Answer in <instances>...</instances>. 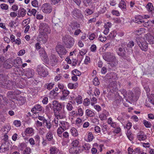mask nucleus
I'll list each match as a JSON object with an SVG mask.
<instances>
[{"label": "nucleus", "mask_w": 154, "mask_h": 154, "mask_svg": "<svg viewBox=\"0 0 154 154\" xmlns=\"http://www.w3.org/2000/svg\"><path fill=\"white\" fill-rule=\"evenodd\" d=\"M26 14V11L23 8L21 7L20 8L18 11V17H24Z\"/></svg>", "instance_id": "obj_24"}, {"label": "nucleus", "mask_w": 154, "mask_h": 154, "mask_svg": "<svg viewBox=\"0 0 154 154\" xmlns=\"http://www.w3.org/2000/svg\"><path fill=\"white\" fill-rule=\"evenodd\" d=\"M85 115L90 117H93L95 115V113L91 110L87 109L85 111Z\"/></svg>", "instance_id": "obj_29"}, {"label": "nucleus", "mask_w": 154, "mask_h": 154, "mask_svg": "<svg viewBox=\"0 0 154 154\" xmlns=\"http://www.w3.org/2000/svg\"><path fill=\"white\" fill-rule=\"evenodd\" d=\"M24 133L25 134H33L34 133V130L32 128L28 127L27 128Z\"/></svg>", "instance_id": "obj_30"}, {"label": "nucleus", "mask_w": 154, "mask_h": 154, "mask_svg": "<svg viewBox=\"0 0 154 154\" xmlns=\"http://www.w3.org/2000/svg\"><path fill=\"white\" fill-rule=\"evenodd\" d=\"M37 41L39 42L42 41V43H45L47 41V39L42 33H40L37 37Z\"/></svg>", "instance_id": "obj_21"}, {"label": "nucleus", "mask_w": 154, "mask_h": 154, "mask_svg": "<svg viewBox=\"0 0 154 154\" xmlns=\"http://www.w3.org/2000/svg\"><path fill=\"white\" fill-rule=\"evenodd\" d=\"M143 123L146 128H150L151 126V123L146 120H144L143 121Z\"/></svg>", "instance_id": "obj_40"}, {"label": "nucleus", "mask_w": 154, "mask_h": 154, "mask_svg": "<svg viewBox=\"0 0 154 154\" xmlns=\"http://www.w3.org/2000/svg\"><path fill=\"white\" fill-rule=\"evenodd\" d=\"M52 105L54 108V112L62 109V104L56 100L53 101Z\"/></svg>", "instance_id": "obj_12"}, {"label": "nucleus", "mask_w": 154, "mask_h": 154, "mask_svg": "<svg viewBox=\"0 0 154 154\" xmlns=\"http://www.w3.org/2000/svg\"><path fill=\"white\" fill-rule=\"evenodd\" d=\"M69 91L66 90H64L62 91V94L63 96L61 98L63 100H64L66 99V98L69 94Z\"/></svg>", "instance_id": "obj_31"}, {"label": "nucleus", "mask_w": 154, "mask_h": 154, "mask_svg": "<svg viewBox=\"0 0 154 154\" xmlns=\"http://www.w3.org/2000/svg\"><path fill=\"white\" fill-rule=\"evenodd\" d=\"M134 45V43L132 41H130L128 44L127 46L128 47L131 48Z\"/></svg>", "instance_id": "obj_60"}, {"label": "nucleus", "mask_w": 154, "mask_h": 154, "mask_svg": "<svg viewBox=\"0 0 154 154\" xmlns=\"http://www.w3.org/2000/svg\"><path fill=\"white\" fill-rule=\"evenodd\" d=\"M31 152V149L29 147H26L23 151V154H30Z\"/></svg>", "instance_id": "obj_45"}, {"label": "nucleus", "mask_w": 154, "mask_h": 154, "mask_svg": "<svg viewBox=\"0 0 154 154\" xmlns=\"http://www.w3.org/2000/svg\"><path fill=\"white\" fill-rule=\"evenodd\" d=\"M125 45V43H121V46L116 49V52L119 56L121 57L123 59L127 60L128 56L126 54Z\"/></svg>", "instance_id": "obj_4"}, {"label": "nucleus", "mask_w": 154, "mask_h": 154, "mask_svg": "<svg viewBox=\"0 0 154 154\" xmlns=\"http://www.w3.org/2000/svg\"><path fill=\"white\" fill-rule=\"evenodd\" d=\"M119 7L123 10H125L126 8V5L125 2L124 1H122L119 3Z\"/></svg>", "instance_id": "obj_39"}, {"label": "nucleus", "mask_w": 154, "mask_h": 154, "mask_svg": "<svg viewBox=\"0 0 154 154\" xmlns=\"http://www.w3.org/2000/svg\"><path fill=\"white\" fill-rule=\"evenodd\" d=\"M34 70L30 68H27L25 72V75L28 78H30L32 77L34 75Z\"/></svg>", "instance_id": "obj_15"}, {"label": "nucleus", "mask_w": 154, "mask_h": 154, "mask_svg": "<svg viewBox=\"0 0 154 154\" xmlns=\"http://www.w3.org/2000/svg\"><path fill=\"white\" fill-rule=\"evenodd\" d=\"M137 136L138 140H144L146 138V135L144 134L143 131H141L138 133Z\"/></svg>", "instance_id": "obj_20"}, {"label": "nucleus", "mask_w": 154, "mask_h": 154, "mask_svg": "<svg viewBox=\"0 0 154 154\" xmlns=\"http://www.w3.org/2000/svg\"><path fill=\"white\" fill-rule=\"evenodd\" d=\"M127 135L128 138L131 141L133 140L134 138L133 135L130 132V131L129 130L128 131Z\"/></svg>", "instance_id": "obj_41"}, {"label": "nucleus", "mask_w": 154, "mask_h": 154, "mask_svg": "<svg viewBox=\"0 0 154 154\" xmlns=\"http://www.w3.org/2000/svg\"><path fill=\"white\" fill-rule=\"evenodd\" d=\"M21 63V60L18 59L14 60L13 61H12L11 64L13 66H14L15 67H18L20 65Z\"/></svg>", "instance_id": "obj_26"}, {"label": "nucleus", "mask_w": 154, "mask_h": 154, "mask_svg": "<svg viewBox=\"0 0 154 154\" xmlns=\"http://www.w3.org/2000/svg\"><path fill=\"white\" fill-rule=\"evenodd\" d=\"M15 82L10 80H6L0 82V86L8 90L14 89Z\"/></svg>", "instance_id": "obj_5"}, {"label": "nucleus", "mask_w": 154, "mask_h": 154, "mask_svg": "<svg viewBox=\"0 0 154 154\" xmlns=\"http://www.w3.org/2000/svg\"><path fill=\"white\" fill-rule=\"evenodd\" d=\"M46 137L48 141H52L51 144H55V141L54 140H53V134L51 132L49 131L47 133Z\"/></svg>", "instance_id": "obj_25"}, {"label": "nucleus", "mask_w": 154, "mask_h": 154, "mask_svg": "<svg viewBox=\"0 0 154 154\" xmlns=\"http://www.w3.org/2000/svg\"><path fill=\"white\" fill-rule=\"evenodd\" d=\"M82 101V97L81 96H78L76 98V102L78 104H81Z\"/></svg>", "instance_id": "obj_57"}, {"label": "nucleus", "mask_w": 154, "mask_h": 154, "mask_svg": "<svg viewBox=\"0 0 154 154\" xmlns=\"http://www.w3.org/2000/svg\"><path fill=\"white\" fill-rule=\"evenodd\" d=\"M42 9L44 13L49 14L51 12L52 7L49 4L46 3L42 5Z\"/></svg>", "instance_id": "obj_11"}, {"label": "nucleus", "mask_w": 154, "mask_h": 154, "mask_svg": "<svg viewBox=\"0 0 154 154\" xmlns=\"http://www.w3.org/2000/svg\"><path fill=\"white\" fill-rule=\"evenodd\" d=\"M109 85L108 86L109 88L113 91H116L118 88L117 86V85L115 82H110Z\"/></svg>", "instance_id": "obj_19"}, {"label": "nucleus", "mask_w": 154, "mask_h": 154, "mask_svg": "<svg viewBox=\"0 0 154 154\" xmlns=\"http://www.w3.org/2000/svg\"><path fill=\"white\" fill-rule=\"evenodd\" d=\"M117 79L116 74L115 72H111L108 73L105 77L104 80L106 83L111 82L113 79L116 80Z\"/></svg>", "instance_id": "obj_8"}, {"label": "nucleus", "mask_w": 154, "mask_h": 154, "mask_svg": "<svg viewBox=\"0 0 154 154\" xmlns=\"http://www.w3.org/2000/svg\"><path fill=\"white\" fill-rule=\"evenodd\" d=\"M38 26L40 29L42 30L44 32H47L48 30L49 27L48 25L45 23H40Z\"/></svg>", "instance_id": "obj_18"}, {"label": "nucleus", "mask_w": 154, "mask_h": 154, "mask_svg": "<svg viewBox=\"0 0 154 154\" xmlns=\"http://www.w3.org/2000/svg\"><path fill=\"white\" fill-rule=\"evenodd\" d=\"M64 130L62 128H58L57 130V133L58 136L61 138L62 137V134Z\"/></svg>", "instance_id": "obj_42"}, {"label": "nucleus", "mask_w": 154, "mask_h": 154, "mask_svg": "<svg viewBox=\"0 0 154 154\" xmlns=\"http://www.w3.org/2000/svg\"><path fill=\"white\" fill-rule=\"evenodd\" d=\"M55 115L60 119L65 118L66 117V113L64 109H62L57 112H55Z\"/></svg>", "instance_id": "obj_13"}, {"label": "nucleus", "mask_w": 154, "mask_h": 154, "mask_svg": "<svg viewBox=\"0 0 154 154\" xmlns=\"http://www.w3.org/2000/svg\"><path fill=\"white\" fill-rule=\"evenodd\" d=\"M44 125L46 126L47 128L48 129H50L52 126L51 123L48 122L46 120H44V122H42Z\"/></svg>", "instance_id": "obj_37"}, {"label": "nucleus", "mask_w": 154, "mask_h": 154, "mask_svg": "<svg viewBox=\"0 0 154 154\" xmlns=\"http://www.w3.org/2000/svg\"><path fill=\"white\" fill-rule=\"evenodd\" d=\"M144 29L143 28H140L139 29L136 30L135 31V33L137 35L141 34L144 31Z\"/></svg>", "instance_id": "obj_48"}, {"label": "nucleus", "mask_w": 154, "mask_h": 154, "mask_svg": "<svg viewBox=\"0 0 154 154\" xmlns=\"http://www.w3.org/2000/svg\"><path fill=\"white\" fill-rule=\"evenodd\" d=\"M93 82L95 86L98 85L100 84L98 78L97 77H95L93 79Z\"/></svg>", "instance_id": "obj_53"}, {"label": "nucleus", "mask_w": 154, "mask_h": 154, "mask_svg": "<svg viewBox=\"0 0 154 154\" xmlns=\"http://www.w3.org/2000/svg\"><path fill=\"white\" fill-rule=\"evenodd\" d=\"M128 94V98L131 101H136L138 99V97L134 96L133 93L131 91H129Z\"/></svg>", "instance_id": "obj_23"}, {"label": "nucleus", "mask_w": 154, "mask_h": 154, "mask_svg": "<svg viewBox=\"0 0 154 154\" xmlns=\"http://www.w3.org/2000/svg\"><path fill=\"white\" fill-rule=\"evenodd\" d=\"M103 59L107 62L112 63L114 62L113 65L116 66L117 64L116 61V56L115 54L113 53L110 51H108L104 53L103 54Z\"/></svg>", "instance_id": "obj_2"}, {"label": "nucleus", "mask_w": 154, "mask_h": 154, "mask_svg": "<svg viewBox=\"0 0 154 154\" xmlns=\"http://www.w3.org/2000/svg\"><path fill=\"white\" fill-rule=\"evenodd\" d=\"M62 42L65 46L68 48H70L74 43V38L69 35H66L62 38Z\"/></svg>", "instance_id": "obj_3"}, {"label": "nucleus", "mask_w": 154, "mask_h": 154, "mask_svg": "<svg viewBox=\"0 0 154 154\" xmlns=\"http://www.w3.org/2000/svg\"><path fill=\"white\" fill-rule=\"evenodd\" d=\"M134 154H140L141 153V151L139 147L135 148L134 149Z\"/></svg>", "instance_id": "obj_54"}, {"label": "nucleus", "mask_w": 154, "mask_h": 154, "mask_svg": "<svg viewBox=\"0 0 154 154\" xmlns=\"http://www.w3.org/2000/svg\"><path fill=\"white\" fill-rule=\"evenodd\" d=\"M9 143L8 141H5L3 142L2 144L0 147H2L3 146L4 147H7V148H9Z\"/></svg>", "instance_id": "obj_46"}, {"label": "nucleus", "mask_w": 154, "mask_h": 154, "mask_svg": "<svg viewBox=\"0 0 154 154\" xmlns=\"http://www.w3.org/2000/svg\"><path fill=\"white\" fill-rule=\"evenodd\" d=\"M82 1L85 5L87 7L91 3L92 0H82Z\"/></svg>", "instance_id": "obj_49"}, {"label": "nucleus", "mask_w": 154, "mask_h": 154, "mask_svg": "<svg viewBox=\"0 0 154 154\" xmlns=\"http://www.w3.org/2000/svg\"><path fill=\"white\" fill-rule=\"evenodd\" d=\"M57 52L59 55L60 57L63 58L62 55H65L67 53V51L66 50L65 47L62 45H58L56 47Z\"/></svg>", "instance_id": "obj_7"}, {"label": "nucleus", "mask_w": 154, "mask_h": 154, "mask_svg": "<svg viewBox=\"0 0 154 154\" xmlns=\"http://www.w3.org/2000/svg\"><path fill=\"white\" fill-rule=\"evenodd\" d=\"M145 38L150 44H153L154 43V38L150 33H147L145 35Z\"/></svg>", "instance_id": "obj_17"}, {"label": "nucleus", "mask_w": 154, "mask_h": 154, "mask_svg": "<svg viewBox=\"0 0 154 154\" xmlns=\"http://www.w3.org/2000/svg\"><path fill=\"white\" fill-rule=\"evenodd\" d=\"M1 8L3 9L7 10L8 9V6L5 4H2L0 5Z\"/></svg>", "instance_id": "obj_61"}, {"label": "nucleus", "mask_w": 154, "mask_h": 154, "mask_svg": "<svg viewBox=\"0 0 154 154\" xmlns=\"http://www.w3.org/2000/svg\"><path fill=\"white\" fill-rule=\"evenodd\" d=\"M39 52L42 60L46 64H48L49 61V59L44 49L43 48H41Z\"/></svg>", "instance_id": "obj_10"}, {"label": "nucleus", "mask_w": 154, "mask_h": 154, "mask_svg": "<svg viewBox=\"0 0 154 154\" xmlns=\"http://www.w3.org/2000/svg\"><path fill=\"white\" fill-rule=\"evenodd\" d=\"M73 74L74 75L79 76L80 75L81 73V72L77 70V69H75L72 71Z\"/></svg>", "instance_id": "obj_55"}, {"label": "nucleus", "mask_w": 154, "mask_h": 154, "mask_svg": "<svg viewBox=\"0 0 154 154\" xmlns=\"http://www.w3.org/2000/svg\"><path fill=\"white\" fill-rule=\"evenodd\" d=\"M68 87L70 89H76L78 86V84L77 83H75L74 84L72 83H69L68 84Z\"/></svg>", "instance_id": "obj_36"}, {"label": "nucleus", "mask_w": 154, "mask_h": 154, "mask_svg": "<svg viewBox=\"0 0 154 154\" xmlns=\"http://www.w3.org/2000/svg\"><path fill=\"white\" fill-rule=\"evenodd\" d=\"M66 107L68 111H71L73 108L72 105L69 103L67 104Z\"/></svg>", "instance_id": "obj_47"}, {"label": "nucleus", "mask_w": 154, "mask_h": 154, "mask_svg": "<svg viewBox=\"0 0 154 154\" xmlns=\"http://www.w3.org/2000/svg\"><path fill=\"white\" fill-rule=\"evenodd\" d=\"M77 148L76 147L73 146L70 148L69 150V152L70 153L72 154L75 153L76 154L78 153L79 151L77 149Z\"/></svg>", "instance_id": "obj_33"}, {"label": "nucleus", "mask_w": 154, "mask_h": 154, "mask_svg": "<svg viewBox=\"0 0 154 154\" xmlns=\"http://www.w3.org/2000/svg\"><path fill=\"white\" fill-rule=\"evenodd\" d=\"M26 144L24 143H20L18 146V148L19 149L21 150H23L24 148H26Z\"/></svg>", "instance_id": "obj_43"}, {"label": "nucleus", "mask_w": 154, "mask_h": 154, "mask_svg": "<svg viewBox=\"0 0 154 154\" xmlns=\"http://www.w3.org/2000/svg\"><path fill=\"white\" fill-rule=\"evenodd\" d=\"M54 85V83H50L48 84H47L46 85H47V88L48 90H50L53 88Z\"/></svg>", "instance_id": "obj_56"}, {"label": "nucleus", "mask_w": 154, "mask_h": 154, "mask_svg": "<svg viewBox=\"0 0 154 154\" xmlns=\"http://www.w3.org/2000/svg\"><path fill=\"white\" fill-rule=\"evenodd\" d=\"M79 141L78 140H73L71 143L72 146L77 148L79 147Z\"/></svg>", "instance_id": "obj_38"}, {"label": "nucleus", "mask_w": 154, "mask_h": 154, "mask_svg": "<svg viewBox=\"0 0 154 154\" xmlns=\"http://www.w3.org/2000/svg\"><path fill=\"white\" fill-rule=\"evenodd\" d=\"M11 129L10 126L7 125L4 126L1 129V131L4 133V134H7Z\"/></svg>", "instance_id": "obj_28"}, {"label": "nucleus", "mask_w": 154, "mask_h": 154, "mask_svg": "<svg viewBox=\"0 0 154 154\" xmlns=\"http://www.w3.org/2000/svg\"><path fill=\"white\" fill-rule=\"evenodd\" d=\"M14 124L17 127L20 126L21 125L20 121L17 120H15L14 122Z\"/></svg>", "instance_id": "obj_59"}, {"label": "nucleus", "mask_w": 154, "mask_h": 154, "mask_svg": "<svg viewBox=\"0 0 154 154\" xmlns=\"http://www.w3.org/2000/svg\"><path fill=\"white\" fill-rule=\"evenodd\" d=\"M52 22L54 24V28L56 29L55 30L58 31L62 29L63 24L62 23L60 22H59V23H55V19H52Z\"/></svg>", "instance_id": "obj_14"}, {"label": "nucleus", "mask_w": 154, "mask_h": 154, "mask_svg": "<svg viewBox=\"0 0 154 154\" xmlns=\"http://www.w3.org/2000/svg\"><path fill=\"white\" fill-rule=\"evenodd\" d=\"M43 109V107L40 105L36 104L32 108L31 111L32 112L35 113L37 112L42 111Z\"/></svg>", "instance_id": "obj_16"}, {"label": "nucleus", "mask_w": 154, "mask_h": 154, "mask_svg": "<svg viewBox=\"0 0 154 154\" xmlns=\"http://www.w3.org/2000/svg\"><path fill=\"white\" fill-rule=\"evenodd\" d=\"M37 70L38 74L42 77H45L48 74L46 69L42 65H38Z\"/></svg>", "instance_id": "obj_9"}, {"label": "nucleus", "mask_w": 154, "mask_h": 154, "mask_svg": "<svg viewBox=\"0 0 154 154\" xmlns=\"http://www.w3.org/2000/svg\"><path fill=\"white\" fill-rule=\"evenodd\" d=\"M50 62L52 64V66H54L56 64L57 62V59L55 55H52L50 57Z\"/></svg>", "instance_id": "obj_27"}, {"label": "nucleus", "mask_w": 154, "mask_h": 154, "mask_svg": "<svg viewBox=\"0 0 154 154\" xmlns=\"http://www.w3.org/2000/svg\"><path fill=\"white\" fill-rule=\"evenodd\" d=\"M99 117L101 120H105L106 119V114L104 113H102L99 115Z\"/></svg>", "instance_id": "obj_52"}, {"label": "nucleus", "mask_w": 154, "mask_h": 154, "mask_svg": "<svg viewBox=\"0 0 154 154\" xmlns=\"http://www.w3.org/2000/svg\"><path fill=\"white\" fill-rule=\"evenodd\" d=\"M60 124H61V125L60 124V128L63 127V128H66V125L68 124V123L67 122L62 121L60 122Z\"/></svg>", "instance_id": "obj_50"}, {"label": "nucleus", "mask_w": 154, "mask_h": 154, "mask_svg": "<svg viewBox=\"0 0 154 154\" xmlns=\"http://www.w3.org/2000/svg\"><path fill=\"white\" fill-rule=\"evenodd\" d=\"M121 128L120 127H117L113 131V132L114 133H116V134H118L121 131Z\"/></svg>", "instance_id": "obj_62"}, {"label": "nucleus", "mask_w": 154, "mask_h": 154, "mask_svg": "<svg viewBox=\"0 0 154 154\" xmlns=\"http://www.w3.org/2000/svg\"><path fill=\"white\" fill-rule=\"evenodd\" d=\"M72 16L74 17H76L79 20L83 21L84 17L81 11L79 9L75 8L71 12Z\"/></svg>", "instance_id": "obj_6"}, {"label": "nucleus", "mask_w": 154, "mask_h": 154, "mask_svg": "<svg viewBox=\"0 0 154 154\" xmlns=\"http://www.w3.org/2000/svg\"><path fill=\"white\" fill-rule=\"evenodd\" d=\"M29 20L27 19L24 20L22 22V24L23 26H26L28 24L29 22Z\"/></svg>", "instance_id": "obj_64"}, {"label": "nucleus", "mask_w": 154, "mask_h": 154, "mask_svg": "<svg viewBox=\"0 0 154 154\" xmlns=\"http://www.w3.org/2000/svg\"><path fill=\"white\" fill-rule=\"evenodd\" d=\"M88 139L89 141H91L93 139V135L92 133L89 132L88 135Z\"/></svg>", "instance_id": "obj_63"}, {"label": "nucleus", "mask_w": 154, "mask_h": 154, "mask_svg": "<svg viewBox=\"0 0 154 154\" xmlns=\"http://www.w3.org/2000/svg\"><path fill=\"white\" fill-rule=\"evenodd\" d=\"M135 42L142 51L146 52L148 50V44L144 38L138 35L136 37Z\"/></svg>", "instance_id": "obj_1"}, {"label": "nucleus", "mask_w": 154, "mask_h": 154, "mask_svg": "<svg viewBox=\"0 0 154 154\" xmlns=\"http://www.w3.org/2000/svg\"><path fill=\"white\" fill-rule=\"evenodd\" d=\"M57 148L54 146L51 147L50 149V154H55L57 153Z\"/></svg>", "instance_id": "obj_44"}, {"label": "nucleus", "mask_w": 154, "mask_h": 154, "mask_svg": "<svg viewBox=\"0 0 154 154\" xmlns=\"http://www.w3.org/2000/svg\"><path fill=\"white\" fill-rule=\"evenodd\" d=\"M7 96L8 98L11 99L14 98L15 94L13 91H9L7 94Z\"/></svg>", "instance_id": "obj_34"}, {"label": "nucleus", "mask_w": 154, "mask_h": 154, "mask_svg": "<svg viewBox=\"0 0 154 154\" xmlns=\"http://www.w3.org/2000/svg\"><path fill=\"white\" fill-rule=\"evenodd\" d=\"M71 27L72 31L71 30L70 33L73 34V32L79 27L80 25L76 22H74L71 24Z\"/></svg>", "instance_id": "obj_22"}, {"label": "nucleus", "mask_w": 154, "mask_h": 154, "mask_svg": "<svg viewBox=\"0 0 154 154\" xmlns=\"http://www.w3.org/2000/svg\"><path fill=\"white\" fill-rule=\"evenodd\" d=\"M146 8L148 11L151 12V13H153V7L152 4L150 3H149L146 6Z\"/></svg>", "instance_id": "obj_32"}, {"label": "nucleus", "mask_w": 154, "mask_h": 154, "mask_svg": "<svg viewBox=\"0 0 154 154\" xmlns=\"http://www.w3.org/2000/svg\"><path fill=\"white\" fill-rule=\"evenodd\" d=\"M32 5L34 7H37L38 6V2L36 0H33L32 2Z\"/></svg>", "instance_id": "obj_58"}, {"label": "nucleus", "mask_w": 154, "mask_h": 154, "mask_svg": "<svg viewBox=\"0 0 154 154\" xmlns=\"http://www.w3.org/2000/svg\"><path fill=\"white\" fill-rule=\"evenodd\" d=\"M70 131L73 136L76 137L78 135L77 130L75 128H72L70 130Z\"/></svg>", "instance_id": "obj_35"}, {"label": "nucleus", "mask_w": 154, "mask_h": 154, "mask_svg": "<svg viewBox=\"0 0 154 154\" xmlns=\"http://www.w3.org/2000/svg\"><path fill=\"white\" fill-rule=\"evenodd\" d=\"M3 66L4 67L7 69H10L13 66L12 65H11L9 63H8L6 62H5L4 63Z\"/></svg>", "instance_id": "obj_51"}]
</instances>
